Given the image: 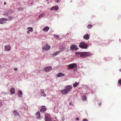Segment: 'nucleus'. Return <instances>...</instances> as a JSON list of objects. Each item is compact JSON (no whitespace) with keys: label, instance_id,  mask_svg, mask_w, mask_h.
I'll use <instances>...</instances> for the list:
<instances>
[{"label":"nucleus","instance_id":"nucleus-1","mask_svg":"<svg viewBox=\"0 0 121 121\" xmlns=\"http://www.w3.org/2000/svg\"><path fill=\"white\" fill-rule=\"evenodd\" d=\"M93 54L89 52H82L80 54V56L82 57H86L89 56H91Z\"/></svg>","mask_w":121,"mask_h":121},{"label":"nucleus","instance_id":"nucleus-2","mask_svg":"<svg viewBox=\"0 0 121 121\" xmlns=\"http://www.w3.org/2000/svg\"><path fill=\"white\" fill-rule=\"evenodd\" d=\"M88 46L87 44L84 42H81L79 43V47L84 49H86Z\"/></svg>","mask_w":121,"mask_h":121},{"label":"nucleus","instance_id":"nucleus-3","mask_svg":"<svg viewBox=\"0 0 121 121\" xmlns=\"http://www.w3.org/2000/svg\"><path fill=\"white\" fill-rule=\"evenodd\" d=\"M77 66V64L76 63H73L68 65V69H73L76 68Z\"/></svg>","mask_w":121,"mask_h":121},{"label":"nucleus","instance_id":"nucleus-4","mask_svg":"<svg viewBox=\"0 0 121 121\" xmlns=\"http://www.w3.org/2000/svg\"><path fill=\"white\" fill-rule=\"evenodd\" d=\"M70 48V49L72 50H77L79 49L78 48V46L77 45L74 44H72L71 45Z\"/></svg>","mask_w":121,"mask_h":121},{"label":"nucleus","instance_id":"nucleus-5","mask_svg":"<svg viewBox=\"0 0 121 121\" xmlns=\"http://www.w3.org/2000/svg\"><path fill=\"white\" fill-rule=\"evenodd\" d=\"M50 48L51 47L47 44H46L45 45L43 46L42 47L43 49L46 51H48L50 49Z\"/></svg>","mask_w":121,"mask_h":121},{"label":"nucleus","instance_id":"nucleus-6","mask_svg":"<svg viewBox=\"0 0 121 121\" xmlns=\"http://www.w3.org/2000/svg\"><path fill=\"white\" fill-rule=\"evenodd\" d=\"M11 49V46L10 45H7L4 46L5 50L6 51H9Z\"/></svg>","mask_w":121,"mask_h":121},{"label":"nucleus","instance_id":"nucleus-7","mask_svg":"<svg viewBox=\"0 0 121 121\" xmlns=\"http://www.w3.org/2000/svg\"><path fill=\"white\" fill-rule=\"evenodd\" d=\"M65 89L69 92L72 88V86L71 85H67L65 87Z\"/></svg>","mask_w":121,"mask_h":121},{"label":"nucleus","instance_id":"nucleus-8","mask_svg":"<svg viewBox=\"0 0 121 121\" xmlns=\"http://www.w3.org/2000/svg\"><path fill=\"white\" fill-rule=\"evenodd\" d=\"M44 69L46 72H48L52 69V67L51 66H49L45 67Z\"/></svg>","mask_w":121,"mask_h":121},{"label":"nucleus","instance_id":"nucleus-9","mask_svg":"<svg viewBox=\"0 0 121 121\" xmlns=\"http://www.w3.org/2000/svg\"><path fill=\"white\" fill-rule=\"evenodd\" d=\"M61 92L62 94L64 95H66L69 93L67 91L65 88L64 89L62 90L61 91Z\"/></svg>","mask_w":121,"mask_h":121},{"label":"nucleus","instance_id":"nucleus-10","mask_svg":"<svg viewBox=\"0 0 121 121\" xmlns=\"http://www.w3.org/2000/svg\"><path fill=\"white\" fill-rule=\"evenodd\" d=\"M59 9V7L58 6H54L52 7L50 9L51 11L52 10H57Z\"/></svg>","mask_w":121,"mask_h":121},{"label":"nucleus","instance_id":"nucleus-11","mask_svg":"<svg viewBox=\"0 0 121 121\" xmlns=\"http://www.w3.org/2000/svg\"><path fill=\"white\" fill-rule=\"evenodd\" d=\"M90 35L88 34H86L83 36L84 39L86 40H88L90 38Z\"/></svg>","mask_w":121,"mask_h":121},{"label":"nucleus","instance_id":"nucleus-12","mask_svg":"<svg viewBox=\"0 0 121 121\" xmlns=\"http://www.w3.org/2000/svg\"><path fill=\"white\" fill-rule=\"evenodd\" d=\"M65 75V74L64 73L62 72H60L57 74V77L58 78H59L61 77L64 76Z\"/></svg>","mask_w":121,"mask_h":121},{"label":"nucleus","instance_id":"nucleus-13","mask_svg":"<svg viewBox=\"0 0 121 121\" xmlns=\"http://www.w3.org/2000/svg\"><path fill=\"white\" fill-rule=\"evenodd\" d=\"M61 52V51H59L56 52L55 53H53L52 56H55L57 55H58Z\"/></svg>","mask_w":121,"mask_h":121},{"label":"nucleus","instance_id":"nucleus-14","mask_svg":"<svg viewBox=\"0 0 121 121\" xmlns=\"http://www.w3.org/2000/svg\"><path fill=\"white\" fill-rule=\"evenodd\" d=\"M10 93L12 94H13L15 93L14 89L13 87L10 89Z\"/></svg>","mask_w":121,"mask_h":121},{"label":"nucleus","instance_id":"nucleus-15","mask_svg":"<svg viewBox=\"0 0 121 121\" xmlns=\"http://www.w3.org/2000/svg\"><path fill=\"white\" fill-rule=\"evenodd\" d=\"M22 93L21 91H18V95L19 97H21L22 95Z\"/></svg>","mask_w":121,"mask_h":121},{"label":"nucleus","instance_id":"nucleus-16","mask_svg":"<svg viewBox=\"0 0 121 121\" xmlns=\"http://www.w3.org/2000/svg\"><path fill=\"white\" fill-rule=\"evenodd\" d=\"M45 121H52L51 119L49 117L45 116Z\"/></svg>","mask_w":121,"mask_h":121},{"label":"nucleus","instance_id":"nucleus-17","mask_svg":"<svg viewBox=\"0 0 121 121\" xmlns=\"http://www.w3.org/2000/svg\"><path fill=\"white\" fill-rule=\"evenodd\" d=\"M49 28L48 26H46L43 29V30L45 32H47L49 30Z\"/></svg>","mask_w":121,"mask_h":121},{"label":"nucleus","instance_id":"nucleus-18","mask_svg":"<svg viewBox=\"0 0 121 121\" xmlns=\"http://www.w3.org/2000/svg\"><path fill=\"white\" fill-rule=\"evenodd\" d=\"M3 18H2L0 19V24H4L6 23V22L4 21Z\"/></svg>","mask_w":121,"mask_h":121},{"label":"nucleus","instance_id":"nucleus-19","mask_svg":"<svg viewBox=\"0 0 121 121\" xmlns=\"http://www.w3.org/2000/svg\"><path fill=\"white\" fill-rule=\"evenodd\" d=\"M37 118V119H39L40 117V114L39 112H37L36 113Z\"/></svg>","mask_w":121,"mask_h":121},{"label":"nucleus","instance_id":"nucleus-20","mask_svg":"<svg viewBox=\"0 0 121 121\" xmlns=\"http://www.w3.org/2000/svg\"><path fill=\"white\" fill-rule=\"evenodd\" d=\"M46 14L45 13H43L40 14L39 16V17L41 18L45 15Z\"/></svg>","mask_w":121,"mask_h":121},{"label":"nucleus","instance_id":"nucleus-21","mask_svg":"<svg viewBox=\"0 0 121 121\" xmlns=\"http://www.w3.org/2000/svg\"><path fill=\"white\" fill-rule=\"evenodd\" d=\"M13 113L15 116H17L19 115L18 113L16 111H13Z\"/></svg>","mask_w":121,"mask_h":121},{"label":"nucleus","instance_id":"nucleus-22","mask_svg":"<svg viewBox=\"0 0 121 121\" xmlns=\"http://www.w3.org/2000/svg\"><path fill=\"white\" fill-rule=\"evenodd\" d=\"M46 110V108H42L40 110V112H44Z\"/></svg>","mask_w":121,"mask_h":121},{"label":"nucleus","instance_id":"nucleus-23","mask_svg":"<svg viewBox=\"0 0 121 121\" xmlns=\"http://www.w3.org/2000/svg\"><path fill=\"white\" fill-rule=\"evenodd\" d=\"M27 29L31 32H32L33 31V30L32 27H28L27 28Z\"/></svg>","mask_w":121,"mask_h":121},{"label":"nucleus","instance_id":"nucleus-24","mask_svg":"<svg viewBox=\"0 0 121 121\" xmlns=\"http://www.w3.org/2000/svg\"><path fill=\"white\" fill-rule=\"evenodd\" d=\"M79 82H75V83L73 84V86L74 87H76L78 85Z\"/></svg>","mask_w":121,"mask_h":121},{"label":"nucleus","instance_id":"nucleus-25","mask_svg":"<svg viewBox=\"0 0 121 121\" xmlns=\"http://www.w3.org/2000/svg\"><path fill=\"white\" fill-rule=\"evenodd\" d=\"M82 99L83 100L85 101L86 100V98L85 95H84L82 96Z\"/></svg>","mask_w":121,"mask_h":121},{"label":"nucleus","instance_id":"nucleus-26","mask_svg":"<svg viewBox=\"0 0 121 121\" xmlns=\"http://www.w3.org/2000/svg\"><path fill=\"white\" fill-rule=\"evenodd\" d=\"M92 26L91 25H89L87 26V28L88 29H91L92 27Z\"/></svg>","mask_w":121,"mask_h":121},{"label":"nucleus","instance_id":"nucleus-27","mask_svg":"<svg viewBox=\"0 0 121 121\" xmlns=\"http://www.w3.org/2000/svg\"><path fill=\"white\" fill-rule=\"evenodd\" d=\"M8 18L9 19H8L9 21H11L13 19V18L12 17H8Z\"/></svg>","mask_w":121,"mask_h":121},{"label":"nucleus","instance_id":"nucleus-28","mask_svg":"<svg viewBox=\"0 0 121 121\" xmlns=\"http://www.w3.org/2000/svg\"><path fill=\"white\" fill-rule=\"evenodd\" d=\"M40 92H41V93H43L44 92V91L43 89H41L40 90Z\"/></svg>","mask_w":121,"mask_h":121},{"label":"nucleus","instance_id":"nucleus-29","mask_svg":"<svg viewBox=\"0 0 121 121\" xmlns=\"http://www.w3.org/2000/svg\"><path fill=\"white\" fill-rule=\"evenodd\" d=\"M42 94H43L41 95V96H43L44 97H45L47 95L45 93H44Z\"/></svg>","mask_w":121,"mask_h":121},{"label":"nucleus","instance_id":"nucleus-30","mask_svg":"<svg viewBox=\"0 0 121 121\" xmlns=\"http://www.w3.org/2000/svg\"><path fill=\"white\" fill-rule=\"evenodd\" d=\"M81 53V52H75V54H76V55H78V54H80V55Z\"/></svg>","mask_w":121,"mask_h":121},{"label":"nucleus","instance_id":"nucleus-31","mask_svg":"<svg viewBox=\"0 0 121 121\" xmlns=\"http://www.w3.org/2000/svg\"><path fill=\"white\" fill-rule=\"evenodd\" d=\"M54 36L57 39H58L59 38V36L57 35H54Z\"/></svg>","mask_w":121,"mask_h":121},{"label":"nucleus","instance_id":"nucleus-32","mask_svg":"<svg viewBox=\"0 0 121 121\" xmlns=\"http://www.w3.org/2000/svg\"><path fill=\"white\" fill-rule=\"evenodd\" d=\"M4 15L5 17L7 16L8 15V13H5L4 14Z\"/></svg>","mask_w":121,"mask_h":121},{"label":"nucleus","instance_id":"nucleus-33","mask_svg":"<svg viewBox=\"0 0 121 121\" xmlns=\"http://www.w3.org/2000/svg\"><path fill=\"white\" fill-rule=\"evenodd\" d=\"M118 83L121 85V79L118 80Z\"/></svg>","mask_w":121,"mask_h":121},{"label":"nucleus","instance_id":"nucleus-34","mask_svg":"<svg viewBox=\"0 0 121 121\" xmlns=\"http://www.w3.org/2000/svg\"><path fill=\"white\" fill-rule=\"evenodd\" d=\"M3 18L4 20V21L5 22H6V21H7L8 20V19L6 18Z\"/></svg>","mask_w":121,"mask_h":121},{"label":"nucleus","instance_id":"nucleus-35","mask_svg":"<svg viewBox=\"0 0 121 121\" xmlns=\"http://www.w3.org/2000/svg\"><path fill=\"white\" fill-rule=\"evenodd\" d=\"M82 121H88L87 119H83Z\"/></svg>","mask_w":121,"mask_h":121},{"label":"nucleus","instance_id":"nucleus-36","mask_svg":"<svg viewBox=\"0 0 121 121\" xmlns=\"http://www.w3.org/2000/svg\"><path fill=\"white\" fill-rule=\"evenodd\" d=\"M69 104L70 105H71L72 104V102H70L69 103Z\"/></svg>","mask_w":121,"mask_h":121},{"label":"nucleus","instance_id":"nucleus-37","mask_svg":"<svg viewBox=\"0 0 121 121\" xmlns=\"http://www.w3.org/2000/svg\"><path fill=\"white\" fill-rule=\"evenodd\" d=\"M17 68H14V70L15 71H17Z\"/></svg>","mask_w":121,"mask_h":121},{"label":"nucleus","instance_id":"nucleus-38","mask_svg":"<svg viewBox=\"0 0 121 121\" xmlns=\"http://www.w3.org/2000/svg\"><path fill=\"white\" fill-rule=\"evenodd\" d=\"M30 31H29V30H28L27 31V33L28 34H29L30 33Z\"/></svg>","mask_w":121,"mask_h":121},{"label":"nucleus","instance_id":"nucleus-39","mask_svg":"<svg viewBox=\"0 0 121 121\" xmlns=\"http://www.w3.org/2000/svg\"><path fill=\"white\" fill-rule=\"evenodd\" d=\"M76 120H79V118H76Z\"/></svg>","mask_w":121,"mask_h":121},{"label":"nucleus","instance_id":"nucleus-40","mask_svg":"<svg viewBox=\"0 0 121 121\" xmlns=\"http://www.w3.org/2000/svg\"><path fill=\"white\" fill-rule=\"evenodd\" d=\"M3 94H4L5 95H6V94H7V93H4V92H3Z\"/></svg>","mask_w":121,"mask_h":121},{"label":"nucleus","instance_id":"nucleus-41","mask_svg":"<svg viewBox=\"0 0 121 121\" xmlns=\"http://www.w3.org/2000/svg\"><path fill=\"white\" fill-rule=\"evenodd\" d=\"M4 5H5L6 4V3L5 2H4Z\"/></svg>","mask_w":121,"mask_h":121},{"label":"nucleus","instance_id":"nucleus-42","mask_svg":"<svg viewBox=\"0 0 121 121\" xmlns=\"http://www.w3.org/2000/svg\"><path fill=\"white\" fill-rule=\"evenodd\" d=\"M119 71H120L121 72V69H120V70H119Z\"/></svg>","mask_w":121,"mask_h":121},{"label":"nucleus","instance_id":"nucleus-43","mask_svg":"<svg viewBox=\"0 0 121 121\" xmlns=\"http://www.w3.org/2000/svg\"><path fill=\"white\" fill-rule=\"evenodd\" d=\"M18 9L19 10H21V9H19V8H18Z\"/></svg>","mask_w":121,"mask_h":121},{"label":"nucleus","instance_id":"nucleus-44","mask_svg":"<svg viewBox=\"0 0 121 121\" xmlns=\"http://www.w3.org/2000/svg\"><path fill=\"white\" fill-rule=\"evenodd\" d=\"M99 104L100 105H101V103H100Z\"/></svg>","mask_w":121,"mask_h":121},{"label":"nucleus","instance_id":"nucleus-45","mask_svg":"<svg viewBox=\"0 0 121 121\" xmlns=\"http://www.w3.org/2000/svg\"><path fill=\"white\" fill-rule=\"evenodd\" d=\"M1 66L0 65V68H1Z\"/></svg>","mask_w":121,"mask_h":121},{"label":"nucleus","instance_id":"nucleus-46","mask_svg":"<svg viewBox=\"0 0 121 121\" xmlns=\"http://www.w3.org/2000/svg\"><path fill=\"white\" fill-rule=\"evenodd\" d=\"M104 60H105V58H104Z\"/></svg>","mask_w":121,"mask_h":121},{"label":"nucleus","instance_id":"nucleus-47","mask_svg":"<svg viewBox=\"0 0 121 121\" xmlns=\"http://www.w3.org/2000/svg\"><path fill=\"white\" fill-rule=\"evenodd\" d=\"M1 103L0 102V105H1Z\"/></svg>","mask_w":121,"mask_h":121},{"label":"nucleus","instance_id":"nucleus-48","mask_svg":"<svg viewBox=\"0 0 121 121\" xmlns=\"http://www.w3.org/2000/svg\"><path fill=\"white\" fill-rule=\"evenodd\" d=\"M73 105H73H73H72V106H73Z\"/></svg>","mask_w":121,"mask_h":121},{"label":"nucleus","instance_id":"nucleus-49","mask_svg":"<svg viewBox=\"0 0 121 121\" xmlns=\"http://www.w3.org/2000/svg\"><path fill=\"white\" fill-rule=\"evenodd\" d=\"M55 121V120H54V121Z\"/></svg>","mask_w":121,"mask_h":121},{"label":"nucleus","instance_id":"nucleus-50","mask_svg":"<svg viewBox=\"0 0 121 121\" xmlns=\"http://www.w3.org/2000/svg\"><path fill=\"white\" fill-rule=\"evenodd\" d=\"M47 0V1L48 0Z\"/></svg>","mask_w":121,"mask_h":121}]
</instances>
